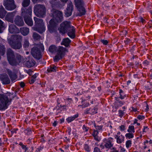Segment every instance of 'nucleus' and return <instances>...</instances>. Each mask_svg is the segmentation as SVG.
Wrapping results in <instances>:
<instances>
[{"mask_svg":"<svg viewBox=\"0 0 152 152\" xmlns=\"http://www.w3.org/2000/svg\"><path fill=\"white\" fill-rule=\"evenodd\" d=\"M58 29L60 33L62 34L67 32L68 35L72 39L75 37V28L70 25V22L69 21H65L62 22Z\"/></svg>","mask_w":152,"mask_h":152,"instance_id":"1","label":"nucleus"},{"mask_svg":"<svg viewBox=\"0 0 152 152\" xmlns=\"http://www.w3.org/2000/svg\"><path fill=\"white\" fill-rule=\"evenodd\" d=\"M148 128L147 126H144L143 129V132H145L148 130Z\"/></svg>","mask_w":152,"mask_h":152,"instance_id":"55","label":"nucleus"},{"mask_svg":"<svg viewBox=\"0 0 152 152\" xmlns=\"http://www.w3.org/2000/svg\"><path fill=\"white\" fill-rule=\"evenodd\" d=\"M32 7L29 6L28 8H21V15L23 17L26 23L28 26H31L33 25V22L31 18Z\"/></svg>","mask_w":152,"mask_h":152,"instance_id":"3","label":"nucleus"},{"mask_svg":"<svg viewBox=\"0 0 152 152\" xmlns=\"http://www.w3.org/2000/svg\"><path fill=\"white\" fill-rule=\"evenodd\" d=\"M56 50V48L55 45H51L49 48V51L52 53L55 51Z\"/></svg>","mask_w":152,"mask_h":152,"instance_id":"33","label":"nucleus"},{"mask_svg":"<svg viewBox=\"0 0 152 152\" xmlns=\"http://www.w3.org/2000/svg\"><path fill=\"white\" fill-rule=\"evenodd\" d=\"M84 148L85 150L88 152H90L91 150L90 148L89 147V146L87 144H85L84 145Z\"/></svg>","mask_w":152,"mask_h":152,"instance_id":"43","label":"nucleus"},{"mask_svg":"<svg viewBox=\"0 0 152 152\" xmlns=\"http://www.w3.org/2000/svg\"><path fill=\"white\" fill-rule=\"evenodd\" d=\"M11 99H9L7 96L4 94H0V108L3 109L7 108V105Z\"/></svg>","mask_w":152,"mask_h":152,"instance_id":"10","label":"nucleus"},{"mask_svg":"<svg viewBox=\"0 0 152 152\" xmlns=\"http://www.w3.org/2000/svg\"><path fill=\"white\" fill-rule=\"evenodd\" d=\"M17 130V129H14L11 131V132L12 134H13L14 133H16V132Z\"/></svg>","mask_w":152,"mask_h":152,"instance_id":"56","label":"nucleus"},{"mask_svg":"<svg viewBox=\"0 0 152 152\" xmlns=\"http://www.w3.org/2000/svg\"><path fill=\"white\" fill-rule=\"evenodd\" d=\"M145 20H144L142 17L140 18V21L142 23H144Z\"/></svg>","mask_w":152,"mask_h":152,"instance_id":"61","label":"nucleus"},{"mask_svg":"<svg viewBox=\"0 0 152 152\" xmlns=\"http://www.w3.org/2000/svg\"><path fill=\"white\" fill-rule=\"evenodd\" d=\"M30 2V0H23L22 3V5L24 7L28 6Z\"/></svg>","mask_w":152,"mask_h":152,"instance_id":"31","label":"nucleus"},{"mask_svg":"<svg viewBox=\"0 0 152 152\" xmlns=\"http://www.w3.org/2000/svg\"><path fill=\"white\" fill-rule=\"evenodd\" d=\"M19 145L21 146L22 149L25 151V152L28 149V148L26 147V145H24L22 143H20Z\"/></svg>","mask_w":152,"mask_h":152,"instance_id":"42","label":"nucleus"},{"mask_svg":"<svg viewBox=\"0 0 152 152\" xmlns=\"http://www.w3.org/2000/svg\"><path fill=\"white\" fill-rule=\"evenodd\" d=\"M21 34L24 36L27 35L29 32V29L28 28L23 27L20 28Z\"/></svg>","mask_w":152,"mask_h":152,"instance_id":"19","label":"nucleus"},{"mask_svg":"<svg viewBox=\"0 0 152 152\" xmlns=\"http://www.w3.org/2000/svg\"><path fill=\"white\" fill-rule=\"evenodd\" d=\"M44 50L43 45L40 44L33 47L31 50V53L34 58L39 59L41 58V52Z\"/></svg>","mask_w":152,"mask_h":152,"instance_id":"5","label":"nucleus"},{"mask_svg":"<svg viewBox=\"0 0 152 152\" xmlns=\"http://www.w3.org/2000/svg\"><path fill=\"white\" fill-rule=\"evenodd\" d=\"M97 108L96 107H93L90 110V114H94L97 113Z\"/></svg>","mask_w":152,"mask_h":152,"instance_id":"39","label":"nucleus"},{"mask_svg":"<svg viewBox=\"0 0 152 152\" xmlns=\"http://www.w3.org/2000/svg\"><path fill=\"white\" fill-rule=\"evenodd\" d=\"M148 109H149L148 106V104H147L146 106V108H145V111H146V112L148 111Z\"/></svg>","mask_w":152,"mask_h":152,"instance_id":"63","label":"nucleus"},{"mask_svg":"<svg viewBox=\"0 0 152 152\" xmlns=\"http://www.w3.org/2000/svg\"><path fill=\"white\" fill-rule=\"evenodd\" d=\"M20 85L21 87H23L25 86V84L23 82H21L20 84Z\"/></svg>","mask_w":152,"mask_h":152,"instance_id":"64","label":"nucleus"},{"mask_svg":"<svg viewBox=\"0 0 152 152\" xmlns=\"http://www.w3.org/2000/svg\"><path fill=\"white\" fill-rule=\"evenodd\" d=\"M78 117V114H77L73 116L68 117L66 119V121L68 123H69L73 121L75 118Z\"/></svg>","mask_w":152,"mask_h":152,"instance_id":"24","label":"nucleus"},{"mask_svg":"<svg viewBox=\"0 0 152 152\" xmlns=\"http://www.w3.org/2000/svg\"><path fill=\"white\" fill-rule=\"evenodd\" d=\"M71 132V129L70 128H68V132L69 134V135H70Z\"/></svg>","mask_w":152,"mask_h":152,"instance_id":"59","label":"nucleus"},{"mask_svg":"<svg viewBox=\"0 0 152 152\" xmlns=\"http://www.w3.org/2000/svg\"><path fill=\"white\" fill-rule=\"evenodd\" d=\"M27 63L28 64H29L28 66L29 67H31L34 66L35 65V62L34 61H29L27 62Z\"/></svg>","mask_w":152,"mask_h":152,"instance_id":"40","label":"nucleus"},{"mask_svg":"<svg viewBox=\"0 0 152 152\" xmlns=\"http://www.w3.org/2000/svg\"><path fill=\"white\" fill-rule=\"evenodd\" d=\"M111 151L110 152H119V150H117V148L115 147H113L111 149Z\"/></svg>","mask_w":152,"mask_h":152,"instance_id":"45","label":"nucleus"},{"mask_svg":"<svg viewBox=\"0 0 152 152\" xmlns=\"http://www.w3.org/2000/svg\"><path fill=\"white\" fill-rule=\"evenodd\" d=\"M49 2L53 7H55L58 4V0H50Z\"/></svg>","mask_w":152,"mask_h":152,"instance_id":"29","label":"nucleus"},{"mask_svg":"<svg viewBox=\"0 0 152 152\" xmlns=\"http://www.w3.org/2000/svg\"><path fill=\"white\" fill-rule=\"evenodd\" d=\"M51 14L53 18L49 22L50 24L48 26L49 30L56 26L58 23L63 20V18L62 12L58 10L53 9L51 10Z\"/></svg>","mask_w":152,"mask_h":152,"instance_id":"2","label":"nucleus"},{"mask_svg":"<svg viewBox=\"0 0 152 152\" xmlns=\"http://www.w3.org/2000/svg\"><path fill=\"white\" fill-rule=\"evenodd\" d=\"M120 130L121 131H124L125 130V126L124 125H121L119 127Z\"/></svg>","mask_w":152,"mask_h":152,"instance_id":"48","label":"nucleus"},{"mask_svg":"<svg viewBox=\"0 0 152 152\" xmlns=\"http://www.w3.org/2000/svg\"><path fill=\"white\" fill-rule=\"evenodd\" d=\"M9 31L10 33H15L18 32L19 30L15 25L10 24L9 25Z\"/></svg>","mask_w":152,"mask_h":152,"instance_id":"18","label":"nucleus"},{"mask_svg":"<svg viewBox=\"0 0 152 152\" xmlns=\"http://www.w3.org/2000/svg\"><path fill=\"white\" fill-rule=\"evenodd\" d=\"M75 5L79 12L78 15L80 16L84 15L86 11L84 7V4L83 0H74Z\"/></svg>","mask_w":152,"mask_h":152,"instance_id":"8","label":"nucleus"},{"mask_svg":"<svg viewBox=\"0 0 152 152\" xmlns=\"http://www.w3.org/2000/svg\"><path fill=\"white\" fill-rule=\"evenodd\" d=\"M113 138L111 137H109L108 139H105L103 140L102 144L100 145V147L102 148H105L108 149H110L113 146Z\"/></svg>","mask_w":152,"mask_h":152,"instance_id":"11","label":"nucleus"},{"mask_svg":"<svg viewBox=\"0 0 152 152\" xmlns=\"http://www.w3.org/2000/svg\"><path fill=\"white\" fill-rule=\"evenodd\" d=\"M33 37L34 39L37 40L39 39L40 38V37L39 35L35 32L33 33Z\"/></svg>","mask_w":152,"mask_h":152,"instance_id":"36","label":"nucleus"},{"mask_svg":"<svg viewBox=\"0 0 152 152\" xmlns=\"http://www.w3.org/2000/svg\"><path fill=\"white\" fill-rule=\"evenodd\" d=\"M7 60L9 63L12 65L16 64L17 61L13 51L11 49H7Z\"/></svg>","mask_w":152,"mask_h":152,"instance_id":"9","label":"nucleus"},{"mask_svg":"<svg viewBox=\"0 0 152 152\" xmlns=\"http://www.w3.org/2000/svg\"><path fill=\"white\" fill-rule=\"evenodd\" d=\"M98 134V132L97 130H94L92 135L93 136H97Z\"/></svg>","mask_w":152,"mask_h":152,"instance_id":"51","label":"nucleus"},{"mask_svg":"<svg viewBox=\"0 0 152 152\" xmlns=\"http://www.w3.org/2000/svg\"><path fill=\"white\" fill-rule=\"evenodd\" d=\"M32 71L31 69H29L28 70V73L29 74V75H31L32 74Z\"/></svg>","mask_w":152,"mask_h":152,"instance_id":"62","label":"nucleus"},{"mask_svg":"<svg viewBox=\"0 0 152 152\" xmlns=\"http://www.w3.org/2000/svg\"><path fill=\"white\" fill-rule=\"evenodd\" d=\"M118 113L119 116L121 117H122L124 115V112L121 110H118Z\"/></svg>","mask_w":152,"mask_h":152,"instance_id":"44","label":"nucleus"},{"mask_svg":"<svg viewBox=\"0 0 152 152\" xmlns=\"http://www.w3.org/2000/svg\"><path fill=\"white\" fill-rule=\"evenodd\" d=\"M38 75L39 74L38 73H36L31 77L30 81V84H33L34 82L36 80V78Z\"/></svg>","mask_w":152,"mask_h":152,"instance_id":"28","label":"nucleus"},{"mask_svg":"<svg viewBox=\"0 0 152 152\" xmlns=\"http://www.w3.org/2000/svg\"><path fill=\"white\" fill-rule=\"evenodd\" d=\"M72 102V100L70 98H68L66 99L65 101V105L63 106V107H66L67 106L68 104H69Z\"/></svg>","mask_w":152,"mask_h":152,"instance_id":"38","label":"nucleus"},{"mask_svg":"<svg viewBox=\"0 0 152 152\" xmlns=\"http://www.w3.org/2000/svg\"><path fill=\"white\" fill-rule=\"evenodd\" d=\"M7 72L12 81H13L14 80L16 79L17 75L15 74L12 73L11 71L9 70H7Z\"/></svg>","mask_w":152,"mask_h":152,"instance_id":"22","label":"nucleus"},{"mask_svg":"<svg viewBox=\"0 0 152 152\" xmlns=\"http://www.w3.org/2000/svg\"><path fill=\"white\" fill-rule=\"evenodd\" d=\"M127 132L129 133H134L135 132L134 126L133 125H129V126Z\"/></svg>","mask_w":152,"mask_h":152,"instance_id":"30","label":"nucleus"},{"mask_svg":"<svg viewBox=\"0 0 152 152\" xmlns=\"http://www.w3.org/2000/svg\"><path fill=\"white\" fill-rule=\"evenodd\" d=\"M89 105V103L88 102H86V103L82 105V108H84L88 107Z\"/></svg>","mask_w":152,"mask_h":152,"instance_id":"53","label":"nucleus"},{"mask_svg":"<svg viewBox=\"0 0 152 152\" xmlns=\"http://www.w3.org/2000/svg\"><path fill=\"white\" fill-rule=\"evenodd\" d=\"M119 93L120 95V98L121 99H123L126 96V94L122 90L120 89L119 90Z\"/></svg>","mask_w":152,"mask_h":152,"instance_id":"32","label":"nucleus"},{"mask_svg":"<svg viewBox=\"0 0 152 152\" xmlns=\"http://www.w3.org/2000/svg\"><path fill=\"white\" fill-rule=\"evenodd\" d=\"M94 138L95 140H96L97 141H99V137H98V135L97 136H94Z\"/></svg>","mask_w":152,"mask_h":152,"instance_id":"58","label":"nucleus"},{"mask_svg":"<svg viewBox=\"0 0 152 152\" xmlns=\"http://www.w3.org/2000/svg\"><path fill=\"white\" fill-rule=\"evenodd\" d=\"M0 80L3 84H9L10 83V80L7 75H0Z\"/></svg>","mask_w":152,"mask_h":152,"instance_id":"15","label":"nucleus"},{"mask_svg":"<svg viewBox=\"0 0 152 152\" xmlns=\"http://www.w3.org/2000/svg\"><path fill=\"white\" fill-rule=\"evenodd\" d=\"M15 13L16 12L15 11L8 13L5 17L6 20L9 22L12 23Z\"/></svg>","mask_w":152,"mask_h":152,"instance_id":"16","label":"nucleus"},{"mask_svg":"<svg viewBox=\"0 0 152 152\" xmlns=\"http://www.w3.org/2000/svg\"><path fill=\"white\" fill-rule=\"evenodd\" d=\"M73 5L71 1L69 2L67 5V7L65 11V15L66 17L70 16L73 10Z\"/></svg>","mask_w":152,"mask_h":152,"instance_id":"14","label":"nucleus"},{"mask_svg":"<svg viewBox=\"0 0 152 152\" xmlns=\"http://www.w3.org/2000/svg\"><path fill=\"white\" fill-rule=\"evenodd\" d=\"M65 50V48L63 47H59L57 50V54L54 58V61L55 62L58 61L64 57Z\"/></svg>","mask_w":152,"mask_h":152,"instance_id":"12","label":"nucleus"},{"mask_svg":"<svg viewBox=\"0 0 152 152\" xmlns=\"http://www.w3.org/2000/svg\"><path fill=\"white\" fill-rule=\"evenodd\" d=\"M43 148V147L39 146V148H37L35 152H40Z\"/></svg>","mask_w":152,"mask_h":152,"instance_id":"46","label":"nucleus"},{"mask_svg":"<svg viewBox=\"0 0 152 152\" xmlns=\"http://www.w3.org/2000/svg\"><path fill=\"white\" fill-rule=\"evenodd\" d=\"M121 148V152H124L126 151V150L123 147H120Z\"/></svg>","mask_w":152,"mask_h":152,"instance_id":"60","label":"nucleus"},{"mask_svg":"<svg viewBox=\"0 0 152 152\" xmlns=\"http://www.w3.org/2000/svg\"><path fill=\"white\" fill-rule=\"evenodd\" d=\"M127 139L132 138L134 137V134L133 133H126L125 135Z\"/></svg>","mask_w":152,"mask_h":152,"instance_id":"34","label":"nucleus"},{"mask_svg":"<svg viewBox=\"0 0 152 152\" xmlns=\"http://www.w3.org/2000/svg\"><path fill=\"white\" fill-rule=\"evenodd\" d=\"M13 38L15 41L8 40L9 43L13 49H20L22 46L21 43V41L22 40V36L16 34L14 36Z\"/></svg>","mask_w":152,"mask_h":152,"instance_id":"4","label":"nucleus"},{"mask_svg":"<svg viewBox=\"0 0 152 152\" xmlns=\"http://www.w3.org/2000/svg\"><path fill=\"white\" fill-rule=\"evenodd\" d=\"M91 110V108H87L86 109L84 112V113L86 114H90V110Z\"/></svg>","mask_w":152,"mask_h":152,"instance_id":"49","label":"nucleus"},{"mask_svg":"<svg viewBox=\"0 0 152 152\" xmlns=\"http://www.w3.org/2000/svg\"><path fill=\"white\" fill-rule=\"evenodd\" d=\"M144 116L142 115H138L137 118L139 120H143L144 118Z\"/></svg>","mask_w":152,"mask_h":152,"instance_id":"52","label":"nucleus"},{"mask_svg":"<svg viewBox=\"0 0 152 152\" xmlns=\"http://www.w3.org/2000/svg\"><path fill=\"white\" fill-rule=\"evenodd\" d=\"M82 128L83 129V130L85 132H87L89 128L88 127L84 125L82 127Z\"/></svg>","mask_w":152,"mask_h":152,"instance_id":"50","label":"nucleus"},{"mask_svg":"<svg viewBox=\"0 0 152 152\" xmlns=\"http://www.w3.org/2000/svg\"><path fill=\"white\" fill-rule=\"evenodd\" d=\"M6 13V11L4 10L3 6L1 5L0 7V18H4Z\"/></svg>","mask_w":152,"mask_h":152,"instance_id":"23","label":"nucleus"},{"mask_svg":"<svg viewBox=\"0 0 152 152\" xmlns=\"http://www.w3.org/2000/svg\"><path fill=\"white\" fill-rule=\"evenodd\" d=\"M14 0H6L3 4L6 9L8 10H12L16 7V5L14 4Z\"/></svg>","mask_w":152,"mask_h":152,"instance_id":"13","label":"nucleus"},{"mask_svg":"<svg viewBox=\"0 0 152 152\" xmlns=\"http://www.w3.org/2000/svg\"><path fill=\"white\" fill-rule=\"evenodd\" d=\"M35 23V27L33 28L34 29L39 33L41 34L45 30V27L42 19L36 17L34 18Z\"/></svg>","mask_w":152,"mask_h":152,"instance_id":"6","label":"nucleus"},{"mask_svg":"<svg viewBox=\"0 0 152 152\" xmlns=\"http://www.w3.org/2000/svg\"><path fill=\"white\" fill-rule=\"evenodd\" d=\"M143 64L145 65H148L149 64V62L147 60H145L143 61Z\"/></svg>","mask_w":152,"mask_h":152,"instance_id":"57","label":"nucleus"},{"mask_svg":"<svg viewBox=\"0 0 152 152\" xmlns=\"http://www.w3.org/2000/svg\"><path fill=\"white\" fill-rule=\"evenodd\" d=\"M132 141L130 140H127L126 142V146L127 148H129L132 145Z\"/></svg>","mask_w":152,"mask_h":152,"instance_id":"37","label":"nucleus"},{"mask_svg":"<svg viewBox=\"0 0 152 152\" xmlns=\"http://www.w3.org/2000/svg\"><path fill=\"white\" fill-rule=\"evenodd\" d=\"M28 39L27 38H25L23 39V48L26 49L28 48L29 46Z\"/></svg>","mask_w":152,"mask_h":152,"instance_id":"25","label":"nucleus"},{"mask_svg":"<svg viewBox=\"0 0 152 152\" xmlns=\"http://www.w3.org/2000/svg\"><path fill=\"white\" fill-rule=\"evenodd\" d=\"M14 22L17 26H23L24 24L23 18L19 16H18L16 17Z\"/></svg>","mask_w":152,"mask_h":152,"instance_id":"17","label":"nucleus"},{"mask_svg":"<svg viewBox=\"0 0 152 152\" xmlns=\"http://www.w3.org/2000/svg\"><path fill=\"white\" fill-rule=\"evenodd\" d=\"M94 127L96 128V130H97L98 131H102V126H96V124H94Z\"/></svg>","mask_w":152,"mask_h":152,"instance_id":"41","label":"nucleus"},{"mask_svg":"<svg viewBox=\"0 0 152 152\" xmlns=\"http://www.w3.org/2000/svg\"><path fill=\"white\" fill-rule=\"evenodd\" d=\"M118 136L115 135V138L116 139V142L118 143H121L124 141V137L122 135H121L120 136Z\"/></svg>","mask_w":152,"mask_h":152,"instance_id":"20","label":"nucleus"},{"mask_svg":"<svg viewBox=\"0 0 152 152\" xmlns=\"http://www.w3.org/2000/svg\"><path fill=\"white\" fill-rule=\"evenodd\" d=\"M56 68L57 67L56 66L52 65L48 67L47 71L49 73L56 72Z\"/></svg>","mask_w":152,"mask_h":152,"instance_id":"27","label":"nucleus"},{"mask_svg":"<svg viewBox=\"0 0 152 152\" xmlns=\"http://www.w3.org/2000/svg\"><path fill=\"white\" fill-rule=\"evenodd\" d=\"M94 152H100V149L97 147H95L94 149Z\"/></svg>","mask_w":152,"mask_h":152,"instance_id":"54","label":"nucleus"},{"mask_svg":"<svg viewBox=\"0 0 152 152\" xmlns=\"http://www.w3.org/2000/svg\"><path fill=\"white\" fill-rule=\"evenodd\" d=\"M71 42V40L68 38H64L61 43V44L66 47H68Z\"/></svg>","mask_w":152,"mask_h":152,"instance_id":"21","label":"nucleus"},{"mask_svg":"<svg viewBox=\"0 0 152 152\" xmlns=\"http://www.w3.org/2000/svg\"><path fill=\"white\" fill-rule=\"evenodd\" d=\"M101 42L104 45H106L108 43V42L107 40H106L102 39L101 40Z\"/></svg>","mask_w":152,"mask_h":152,"instance_id":"47","label":"nucleus"},{"mask_svg":"<svg viewBox=\"0 0 152 152\" xmlns=\"http://www.w3.org/2000/svg\"><path fill=\"white\" fill-rule=\"evenodd\" d=\"M6 26L4 22L0 19V33H2L6 28Z\"/></svg>","mask_w":152,"mask_h":152,"instance_id":"26","label":"nucleus"},{"mask_svg":"<svg viewBox=\"0 0 152 152\" xmlns=\"http://www.w3.org/2000/svg\"><path fill=\"white\" fill-rule=\"evenodd\" d=\"M34 12L37 16L43 17L46 13L45 7L44 5H36L34 7Z\"/></svg>","mask_w":152,"mask_h":152,"instance_id":"7","label":"nucleus"},{"mask_svg":"<svg viewBox=\"0 0 152 152\" xmlns=\"http://www.w3.org/2000/svg\"><path fill=\"white\" fill-rule=\"evenodd\" d=\"M24 133L25 134L27 135H29L32 133V131L31 129L28 128L24 130Z\"/></svg>","mask_w":152,"mask_h":152,"instance_id":"35","label":"nucleus"}]
</instances>
